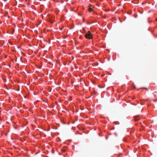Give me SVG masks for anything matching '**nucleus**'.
<instances>
[{"mask_svg":"<svg viewBox=\"0 0 157 157\" xmlns=\"http://www.w3.org/2000/svg\"><path fill=\"white\" fill-rule=\"evenodd\" d=\"M92 34L90 31H88V33H86L85 35V36L86 38L90 39L92 38Z\"/></svg>","mask_w":157,"mask_h":157,"instance_id":"nucleus-1","label":"nucleus"},{"mask_svg":"<svg viewBox=\"0 0 157 157\" xmlns=\"http://www.w3.org/2000/svg\"><path fill=\"white\" fill-rule=\"evenodd\" d=\"M141 118V117L140 116H136L134 117V120L135 121H137Z\"/></svg>","mask_w":157,"mask_h":157,"instance_id":"nucleus-2","label":"nucleus"},{"mask_svg":"<svg viewBox=\"0 0 157 157\" xmlns=\"http://www.w3.org/2000/svg\"><path fill=\"white\" fill-rule=\"evenodd\" d=\"M93 9L91 8H89L88 9V10L89 12H91L92 11Z\"/></svg>","mask_w":157,"mask_h":157,"instance_id":"nucleus-3","label":"nucleus"},{"mask_svg":"<svg viewBox=\"0 0 157 157\" xmlns=\"http://www.w3.org/2000/svg\"><path fill=\"white\" fill-rule=\"evenodd\" d=\"M50 22H51V23H52L53 22V21H52V19H50Z\"/></svg>","mask_w":157,"mask_h":157,"instance_id":"nucleus-4","label":"nucleus"},{"mask_svg":"<svg viewBox=\"0 0 157 157\" xmlns=\"http://www.w3.org/2000/svg\"><path fill=\"white\" fill-rule=\"evenodd\" d=\"M133 86H134V88H135H135H136V86H134V85Z\"/></svg>","mask_w":157,"mask_h":157,"instance_id":"nucleus-5","label":"nucleus"},{"mask_svg":"<svg viewBox=\"0 0 157 157\" xmlns=\"http://www.w3.org/2000/svg\"><path fill=\"white\" fill-rule=\"evenodd\" d=\"M145 89H146V90H148L147 89V88H145Z\"/></svg>","mask_w":157,"mask_h":157,"instance_id":"nucleus-6","label":"nucleus"},{"mask_svg":"<svg viewBox=\"0 0 157 157\" xmlns=\"http://www.w3.org/2000/svg\"><path fill=\"white\" fill-rule=\"evenodd\" d=\"M154 101L155 102L156 101V100H154Z\"/></svg>","mask_w":157,"mask_h":157,"instance_id":"nucleus-7","label":"nucleus"},{"mask_svg":"<svg viewBox=\"0 0 157 157\" xmlns=\"http://www.w3.org/2000/svg\"><path fill=\"white\" fill-rule=\"evenodd\" d=\"M83 29L84 31H85V30L84 28H83Z\"/></svg>","mask_w":157,"mask_h":157,"instance_id":"nucleus-8","label":"nucleus"},{"mask_svg":"<svg viewBox=\"0 0 157 157\" xmlns=\"http://www.w3.org/2000/svg\"><path fill=\"white\" fill-rule=\"evenodd\" d=\"M145 88H143V89H145Z\"/></svg>","mask_w":157,"mask_h":157,"instance_id":"nucleus-9","label":"nucleus"},{"mask_svg":"<svg viewBox=\"0 0 157 157\" xmlns=\"http://www.w3.org/2000/svg\"><path fill=\"white\" fill-rule=\"evenodd\" d=\"M83 21H84V18H83Z\"/></svg>","mask_w":157,"mask_h":157,"instance_id":"nucleus-10","label":"nucleus"}]
</instances>
